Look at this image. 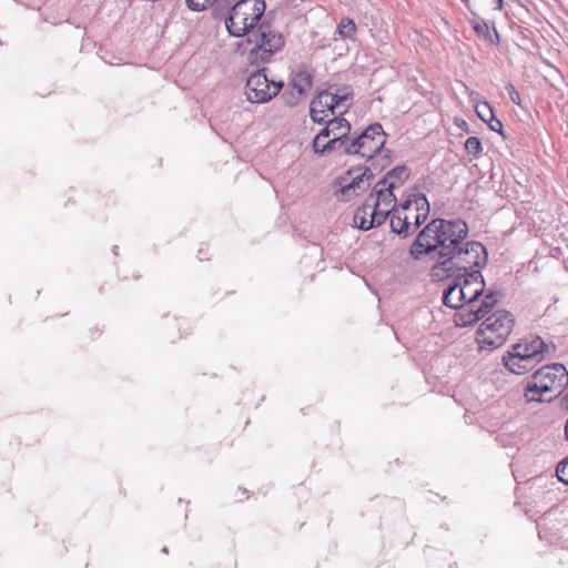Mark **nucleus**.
Returning a JSON list of instances; mask_svg holds the SVG:
<instances>
[{"label":"nucleus","mask_w":568,"mask_h":568,"mask_svg":"<svg viewBox=\"0 0 568 568\" xmlns=\"http://www.w3.org/2000/svg\"><path fill=\"white\" fill-rule=\"evenodd\" d=\"M468 225L462 219H434L427 223L410 244L408 254L419 261L430 256L438 263L433 275L455 276L483 268L488 262L486 247L477 241H466Z\"/></svg>","instance_id":"obj_1"},{"label":"nucleus","mask_w":568,"mask_h":568,"mask_svg":"<svg viewBox=\"0 0 568 568\" xmlns=\"http://www.w3.org/2000/svg\"><path fill=\"white\" fill-rule=\"evenodd\" d=\"M284 37L268 21H262L246 39L236 44V52L245 55L251 65L268 63L284 47Z\"/></svg>","instance_id":"obj_2"},{"label":"nucleus","mask_w":568,"mask_h":568,"mask_svg":"<svg viewBox=\"0 0 568 568\" xmlns=\"http://www.w3.org/2000/svg\"><path fill=\"white\" fill-rule=\"evenodd\" d=\"M568 386L565 365L554 363L537 369L524 385V397L528 403H550Z\"/></svg>","instance_id":"obj_3"},{"label":"nucleus","mask_w":568,"mask_h":568,"mask_svg":"<svg viewBox=\"0 0 568 568\" xmlns=\"http://www.w3.org/2000/svg\"><path fill=\"white\" fill-rule=\"evenodd\" d=\"M550 346L539 336H529L511 345L503 356L504 366L514 374L534 369L549 353Z\"/></svg>","instance_id":"obj_4"},{"label":"nucleus","mask_w":568,"mask_h":568,"mask_svg":"<svg viewBox=\"0 0 568 568\" xmlns=\"http://www.w3.org/2000/svg\"><path fill=\"white\" fill-rule=\"evenodd\" d=\"M264 0H240L225 18V28L230 36L242 38L253 31L265 12Z\"/></svg>","instance_id":"obj_5"},{"label":"nucleus","mask_w":568,"mask_h":568,"mask_svg":"<svg viewBox=\"0 0 568 568\" xmlns=\"http://www.w3.org/2000/svg\"><path fill=\"white\" fill-rule=\"evenodd\" d=\"M515 325L513 314L499 310L485 318L476 332L479 348L495 349L505 344Z\"/></svg>","instance_id":"obj_6"},{"label":"nucleus","mask_w":568,"mask_h":568,"mask_svg":"<svg viewBox=\"0 0 568 568\" xmlns=\"http://www.w3.org/2000/svg\"><path fill=\"white\" fill-rule=\"evenodd\" d=\"M353 99L352 91L347 88H338L335 92L331 90L320 91L310 103V116L314 123L323 124L325 119L337 113L343 115L351 106Z\"/></svg>","instance_id":"obj_7"},{"label":"nucleus","mask_w":568,"mask_h":568,"mask_svg":"<svg viewBox=\"0 0 568 568\" xmlns=\"http://www.w3.org/2000/svg\"><path fill=\"white\" fill-rule=\"evenodd\" d=\"M374 162L371 166L351 168L343 175L334 180V196L342 202H348L352 199L364 193L373 183L375 178Z\"/></svg>","instance_id":"obj_8"},{"label":"nucleus","mask_w":568,"mask_h":568,"mask_svg":"<svg viewBox=\"0 0 568 568\" xmlns=\"http://www.w3.org/2000/svg\"><path fill=\"white\" fill-rule=\"evenodd\" d=\"M386 133L381 123L369 124L358 134L351 135L346 155H355L367 161L374 160L384 150Z\"/></svg>","instance_id":"obj_9"},{"label":"nucleus","mask_w":568,"mask_h":568,"mask_svg":"<svg viewBox=\"0 0 568 568\" xmlns=\"http://www.w3.org/2000/svg\"><path fill=\"white\" fill-rule=\"evenodd\" d=\"M267 71L268 69L263 67L247 77L244 93L250 103H267L283 90L284 81L268 79Z\"/></svg>","instance_id":"obj_10"},{"label":"nucleus","mask_w":568,"mask_h":568,"mask_svg":"<svg viewBox=\"0 0 568 568\" xmlns=\"http://www.w3.org/2000/svg\"><path fill=\"white\" fill-rule=\"evenodd\" d=\"M445 277L449 278L450 276ZM454 277L457 278L458 284L463 287L466 304H476L478 297L483 295L485 290V281L481 272L477 270L471 273L456 274Z\"/></svg>","instance_id":"obj_11"},{"label":"nucleus","mask_w":568,"mask_h":568,"mask_svg":"<svg viewBox=\"0 0 568 568\" xmlns=\"http://www.w3.org/2000/svg\"><path fill=\"white\" fill-rule=\"evenodd\" d=\"M324 124L325 126L315 135L312 146L318 145V142L323 139L336 138L338 135H343V139L351 138L352 125L341 114L331 120L325 119Z\"/></svg>","instance_id":"obj_12"},{"label":"nucleus","mask_w":568,"mask_h":568,"mask_svg":"<svg viewBox=\"0 0 568 568\" xmlns=\"http://www.w3.org/2000/svg\"><path fill=\"white\" fill-rule=\"evenodd\" d=\"M313 78L312 71L305 64H300L291 71L288 87L305 95L313 85Z\"/></svg>","instance_id":"obj_13"},{"label":"nucleus","mask_w":568,"mask_h":568,"mask_svg":"<svg viewBox=\"0 0 568 568\" xmlns=\"http://www.w3.org/2000/svg\"><path fill=\"white\" fill-rule=\"evenodd\" d=\"M366 201L386 210H396L397 199L394 194V190L378 185V182L375 184L373 192Z\"/></svg>","instance_id":"obj_14"},{"label":"nucleus","mask_w":568,"mask_h":568,"mask_svg":"<svg viewBox=\"0 0 568 568\" xmlns=\"http://www.w3.org/2000/svg\"><path fill=\"white\" fill-rule=\"evenodd\" d=\"M453 281L448 283L443 293V303L445 306L452 310L463 308L466 304L465 293L456 277H452Z\"/></svg>","instance_id":"obj_15"},{"label":"nucleus","mask_w":568,"mask_h":568,"mask_svg":"<svg viewBox=\"0 0 568 568\" xmlns=\"http://www.w3.org/2000/svg\"><path fill=\"white\" fill-rule=\"evenodd\" d=\"M410 170L406 165H397L389 170L382 180L378 181V185H384L389 189L400 187L409 178Z\"/></svg>","instance_id":"obj_16"},{"label":"nucleus","mask_w":568,"mask_h":568,"mask_svg":"<svg viewBox=\"0 0 568 568\" xmlns=\"http://www.w3.org/2000/svg\"><path fill=\"white\" fill-rule=\"evenodd\" d=\"M484 317V314L476 304H465V306L459 308L455 314V324L459 327H466Z\"/></svg>","instance_id":"obj_17"},{"label":"nucleus","mask_w":568,"mask_h":568,"mask_svg":"<svg viewBox=\"0 0 568 568\" xmlns=\"http://www.w3.org/2000/svg\"><path fill=\"white\" fill-rule=\"evenodd\" d=\"M389 225L393 233L402 239H406L412 234V223L408 222V215L402 214L399 210H392L389 214Z\"/></svg>","instance_id":"obj_18"},{"label":"nucleus","mask_w":568,"mask_h":568,"mask_svg":"<svg viewBox=\"0 0 568 568\" xmlns=\"http://www.w3.org/2000/svg\"><path fill=\"white\" fill-rule=\"evenodd\" d=\"M328 139L329 140L326 143H324L323 146H320V144L316 146H312L314 153L325 155L335 151H339L341 153L346 154V148L348 145L349 139H343V135Z\"/></svg>","instance_id":"obj_19"},{"label":"nucleus","mask_w":568,"mask_h":568,"mask_svg":"<svg viewBox=\"0 0 568 568\" xmlns=\"http://www.w3.org/2000/svg\"><path fill=\"white\" fill-rule=\"evenodd\" d=\"M470 24L478 36H483L491 44H499V34L496 28H493L490 30L489 24L486 20L481 18H476L470 21Z\"/></svg>","instance_id":"obj_20"},{"label":"nucleus","mask_w":568,"mask_h":568,"mask_svg":"<svg viewBox=\"0 0 568 568\" xmlns=\"http://www.w3.org/2000/svg\"><path fill=\"white\" fill-rule=\"evenodd\" d=\"M415 200V210L416 215L414 217V222L412 223V233L415 232L428 217L429 214V203L425 194L416 195Z\"/></svg>","instance_id":"obj_21"},{"label":"nucleus","mask_w":568,"mask_h":568,"mask_svg":"<svg viewBox=\"0 0 568 568\" xmlns=\"http://www.w3.org/2000/svg\"><path fill=\"white\" fill-rule=\"evenodd\" d=\"M466 90L469 92V98L473 102H475V111L478 115V118L484 121L488 122V120H491L494 114V110L491 105L487 101H478L479 94L475 91H469V89L464 84Z\"/></svg>","instance_id":"obj_22"},{"label":"nucleus","mask_w":568,"mask_h":568,"mask_svg":"<svg viewBox=\"0 0 568 568\" xmlns=\"http://www.w3.org/2000/svg\"><path fill=\"white\" fill-rule=\"evenodd\" d=\"M369 207L371 203L365 201V203L355 211L354 223L362 231H368L373 229V226H367L369 223Z\"/></svg>","instance_id":"obj_23"},{"label":"nucleus","mask_w":568,"mask_h":568,"mask_svg":"<svg viewBox=\"0 0 568 568\" xmlns=\"http://www.w3.org/2000/svg\"><path fill=\"white\" fill-rule=\"evenodd\" d=\"M392 213V210H386L379 206H375L371 203L369 207V223L367 226L377 227L382 225L387 217H389V214Z\"/></svg>","instance_id":"obj_24"},{"label":"nucleus","mask_w":568,"mask_h":568,"mask_svg":"<svg viewBox=\"0 0 568 568\" xmlns=\"http://www.w3.org/2000/svg\"><path fill=\"white\" fill-rule=\"evenodd\" d=\"M356 32V24L349 18H343L337 24V33L342 39H352Z\"/></svg>","instance_id":"obj_25"},{"label":"nucleus","mask_w":568,"mask_h":568,"mask_svg":"<svg viewBox=\"0 0 568 568\" xmlns=\"http://www.w3.org/2000/svg\"><path fill=\"white\" fill-rule=\"evenodd\" d=\"M465 150L468 154L478 158L483 152L480 140L477 136H469L465 142Z\"/></svg>","instance_id":"obj_26"},{"label":"nucleus","mask_w":568,"mask_h":568,"mask_svg":"<svg viewBox=\"0 0 568 568\" xmlns=\"http://www.w3.org/2000/svg\"><path fill=\"white\" fill-rule=\"evenodd\" d=\"M498 300L496 297V294L494 292H488L484 300L480 302V305L478 306L484 316H486L488 313L493 311L495 305L497 304Z\"/></svg>","instance_id":"obj_27"},{"label":"nucleus","mask_w":568,"mask_h":568,"mask_svg":"<svg viewBox=\"0 0 568 568\" xmlns=\"http://www.w3.org/2000/svg\"><path fill=\"white\" fill-rule=\"evenodd\" d=\"M303 97V94H298L297 91L288 87L287 90L282 94V100L284 101L285 105L293 108L300 103Z\"/></svg>","instance_id":"obj_28"},{"label":"nucleus","mask_w":568,"mask_h":568,"mask_svg":"<svg viewBox=\"0 0 568 568\" xmlns=\"http://www.w3.org/2000/svg\"><path fill=\"white\" fill-rule=\"evenodd\" d=\"M185 1H186L187 8L190 10L196 11V12L206 10L209 7H211L215 2V0H185Z\"/></svg>","instance_id":"obj_29"},{"label":"nucleus","mask_w":568,"mask_h":568,"mask_svg":"<svg viewBox=\"0 0 568 568\" xmlns=\"http://www.w3.org/2000/svg\"><path fill=\"white\" fill-rule=\"evenodd\" d=\"M556 475L561 483L568 485V456L558 463Z\"/></svg>","instance_id":"obj_30"},{"label":"nucleus","mask_w":568,"mask_h":568,"mask_svg":"<svg viewBox=\"0 0 568 568\" xmlns=\"http://www.w3.org/2000/svg\"><path fill=\"white\" fill-rule=\"evenodd\" d=\"M508 95H509V99L511 100V102L514 104H517V105H521V99H520V94L519 92L517 91L516 87L513 84V83H507L506 87H505Z\"/></svg>","instance_id":"obj_31"},{"label":"nucleus","mask_w":568,"mask_h":568,"mask_svg":"<svg viewBox=\"0 0 568 568\" xmlns=\"http://www.w3.org/2000/svg\"><path fill=\"white\" fill-rule=\"evenodd\" d=\"M419 194L420 193L410 194L407 200L402 202L398 206L396 205V210H399L402 214H404L406 211H409L413 206L415 207V200L417 199L416 195Z\"/></svg>","instance_id":"obj_32"},{"label":"nucleus","mask_w":568,"mask_h":568,"mask_svg":"<svg viewBox=\"0 0 568 568\" xmlns=\"http://www.w3.org/2000/svg\"><path fill=\"white\" fill-rule=\"evenodd\" d=\"M486 123H487L489 130L497 132L499 134H504L503 123L495 115L493 116L491 120H488V122H486Z\"/></svg>","instance_id":"obj_33"},{"label":"nucleus","mask_w":568,"mask_h":568,"mask_svg":"<svg viewBox=\"0 0 568 568\" xmlns=\"http://www.w3.org/2000/svg\"><path fill=\"white\" fill-rule=\"evenodd\" d=\"M565 436H566V439L568 440V419L566 420V424H565Z\"/></svg>","instance_id":"obj_34"},{"label":"nucleus","mask_w":568,"mask_h":568,"mask_svg":"<svg viewBox=\"0 0 568 568\" xmlns=\"http://www.w3.org/2000/svg\"><path fill=\"white\" fill-rule=\"evenodd\" d=\"M497 2H498L497 9L501 10L503 9V0H497Z\"/></svg>","instance_id":"obj_35"},{"label":"nucleus","mask_w":568,"mask_h":568,"mask_svg":"<svg viewBox=\"0 0 568 568\" xmlns=\"http://www.w3.org/2000/svg\"><path fill=\"white\" fill-rule=\"evenodd\" d=\"M458 126H459V128H464V126H466V128H467V123H466V121H465V120H462V124H458Z\"/></svg>","instance_id":"obj_36"},{"label":"nucleus","mask_w":568,"mask_h":568,"mask_svg":"<svg viewBox=\"0 0 568 568\" xmlns=\"http://www.w3.org/2000/svg\"><path fill=\"white\" fill-rule=\"evenodd\" d=\"M201 254H202V251H199V258L204 260V257Z\"/></svg>","instance_id":"obj_37"},{"label":"nucleus","mask_w":568,"mask_h":568,"mask_svg":"<svg viewBox=\"0 0 568 568\" xmlns=\"http://www.w3.org/2000/svg\"><path fill=\"white\" fill-rule=\"evenodd\" d=\"M162 552L168 554L169 552L168 548L166 547L162 548Z\"/></svg>","instance_id":"obj_38"},{"label":"nucleus","mask_w":568,"mask_h":568,"mask_svg":"<svg viewBox=\"0 0 568 568\" xmlns=\"http://www.w3.org/2000/svg\"><path fill=\"white\" fill-rule=\"evenodd\" d=\"M389 153H390V151L387 150L386 154H385V158H389Z\"/></svg>","instance_id":"obj_39"},{"label":"nucleus","mask_w":568,"mask_h":568,"mask_svg":"<svg viewBox=\"0 0 568 568\" xmlns=\"http://www.w3.org/2000/svg\"><path fill=\"white\" fill-rule=\"evenodd\" d=\"M464 3H467L468 0H462Z\"/></svg>","instance_id":"obj_40"},{"label":"nucleus","mask_w":568,"mask_h":568,"mask_svg":"<svg viewBox=\"0 0 568 568\" xmlns=\"http://www.w3.org/2000/svg\"><path fill=\"white\" fill-rule=\"evenodd\" d=\"M566 399L568 400V392H567V395H566Z\"/></svg>","instance_id":"obj_41"}]
</instances>
